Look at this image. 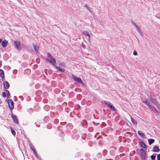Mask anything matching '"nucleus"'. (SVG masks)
Wrapping results in <instances>:
<instances>
[{
    "instance_id": "obj_38",
    "label": "nucleus",
    "mask_w": 160,
    "mask_h": 160,
    "mask_svg": "<svg viewBox=\"0 0 160 160\" xmlns=\"http://www.w3.org/2000/svg\"><path fill=\"white\" fill-rule=\"evenodd\" d=\"M158 108H159V106H158Z\"/></svg>"
},
{
    "instance_id": "obj_34",
    "label": "nucleus",
    "mask_w": 160,
    "mask_h": 160,
    "mask_svg": "<svg viewBox=\"0 0 160 160\" xmlns=\"http://www.w3.org/2000/svg\"><path fill=\"white\" fill-rule=\"evenodd\" d=\"M135 27L136 28H137V27H138V26L136 25V24H135L134 25Z\"/></svg>"
},
{
    "instance_id": "obj_18",
    "label": "nucleus",
    "mask_w": 160,
    "mask_h": 160,
    "mask_svg": "<svg viewBox=\"0 0 160 160\" xmlns=\"http://www.w3.org/2000/svg\"><path fill=\"white\" fill-rule=\"evenodd\" d=\"M84 7L89 10L91 13H92V11L90 10V8L87 4H85L84 6Z\"/></svg>"
},
{
    "instance_id": "obj_15",
    "label": "nucleus",
    "mask_w": 160,
    "mask_h": 160,
    "mask_svg": "<svg viewBox=\"0 0 160 160\" xmlns=\"http://www.w3.org/2000/svg\"><path fill=\"white\" fill-rule=\"evenodd\" d=\"M148 143L149 145L152 144L154 142V140L153 139L151 138L148 140Z\"/></svg>"
},
{
    "instance_id": "obj_23",
    "label": "nucleus",
    "mask_w": 160,
    "mask_h": 160,
    "mask_svg": "<svg viewBox=\"0 0 160 160\" xmlns=\"http://www.w3.org/2000/svg\"><path fill=\"white\" fill-rule=\"evenodd\" d=\"M104 102L105 103L107 106L108 107H109V106H110V105L111 104H112L109 102H106V101H104Z\"/></svg>"
},
{
    "instance_id": "obj_3",
    "label": "nucleus",
    "mask_w": 160,
    "mask_h": 160,
    "mask_svg": "<svg viewBox=\"0 0 160 160\" xmlns=\"http://www.w3.org/2000/svg\"><path fill=\"white\" fill-rule=\"evenodd\" d=\"M140 151V157H141L142 160H145L147 158L146 153L145 150L142 149H141Z\"/></svg>"
},
{
    "instance_id": "obj_13",
    "label": "nucleus",
    "mask_w": 160,
    "mask_h": 160,
    "mask_svg": "<svg viewBox=\"0 0 160 160\" xmlns=\"http://www.w3.org/2000/svg\"><path fill=\"white\" fill-rule=\"evenodd\" d=\"M139 144L140 146L143 148H145L147 147L146 145L143 142H140Z\"/></svg>"
},
{
    "instance_id": "obj_35",
    "label": "nucleus",
    "mask_w": 160,
    "mask_h": 160,
    "mask_svg": "<svg viewBox=\"0 0 160 160\" xmlns=\"http://www.w3.org/2000/svg\"><path fill=\"white\" fill-rule=\"evenodd\" d=\"M135 27L136 28H137V27H138V26L136 25V24H135L134 25Z\"/></svg>"
},
{
    "instance_id": "obj_21",
    "label": "nucleus",
    "mask_w": 160,
    "mask_h": 160,
    "mask_svg": "<svg viewBox=\"0 0 160 160\" xmlns=\"http://www.w3.org/2000/svg\"><path fill=\"white\" fill-rule=\"evenodd\" d=\"M109 107L112 110L114 111H116V109L114 108V106L112 105V104H111L110 106H109Z\"/></svg>"
},
{
    "instance_id": "obj_33",
    "label": "nucleus",
    "mask_w": 160,
    "mask_h": 160,
    "mask_svg": "<svg viewBox=\"0 0 160 160\" xmlns=\"http://www.w3.org/2000/svg\"><path fill=\"white\" fill-rule=\"evenodd\" d=\"M135 27L136 28H137V27H138V26L136 25V24H135L134 25Z\"/></svg>"
},
{
    "instance_id": "obj_14",
    "label": "nucleus",
    "mask_w": 160,
    "mask_h": 160,
    "mask_svg": "<svg viewBox=\"0 0 160 160\" xmlns=\"http://www.w3.org/2000/svg\"><path fill=\"white\" fill-rule=\"evenodd\" d=\"M0 76L2 78H3V80H4V75L3 71L2 70L0 69Z\"/></svg>"
},
{
    "instance_id": "obj_30",
    "label": "nucleus",
    "mask_w": 160,
    "mask_h": 160,
    "mask_svg": "<svg viewBox=\"0 0 160 160\" xmlns=\"http://www.w3.org/2000/svg\"><path fill=\"white\" fill-rule=\"evenodd\" d=\"M32 150L33 151V152L35 153V155L36 156V153L34 150L32 148Z\"/></svg>"
},
{
    "instance_id": "obj_2",
    "label": "nucleus",
    "mask_w": 160,
    "mask_h": 160,
    "mask_svg": "<svg viewBox=\"0 0 160 160\" xmlns=\"http://www.w3.org/2000/svg\"><path fill=\"white\" fill-rule=\"evenodd\" d=\"M59 65L60 67L55 66V68L61 72H64L65 71L64 68H65V63L64 62H61L59 64Z\"/></svg>"
},
{
    "instance_id": "obj_5",
    "label": "nucleus",
    "mask_w": 160,
    "mask_h": 160,
    "mask_svg": "<svg viewBox=\"0 0 160 160\" xmlns=\"http://www.w3.org/2000/svg\"><path fill=\"white\" fill-rule=\"evenodd\" d=\"M14 46L18 51L20 50L21 49L20 43L18 41H14Z\"/></svg>"
},
{
    "instance_id": "obj_11",
    "label": "nucleus",
    "mask_w": 160,
    "mask_h": 160,
    "mask_svg": "<svg viewBox=\"0 0 160 160\" xmlns=\"http://www.w3.org/2000/svg\"><path fill=\"white\" fill-rule=\"evenodd\" d=\"M8 44V42L6 40H3L2 43V45L3 48H5L6 47Z\"/></svg>"
},
{
    "instance_id": "obj_28",
    "label": "nucleus",
    "mask_w": 160,
    "mask_h": 160,
    "mask_svg": "<svg viewBox=\"0 0 160 160\" xmlns=\"http://www.w3.org/2000/svg\"><path fill=\"white\" fill-rule=\"evenodd\" d=\"M82 47L84 49H85L86 48V46L83 43V42H82Z\"/></svg>"
},
{
    "instance_id": "obj_16",
    "label": "nucleus",
    "mask_w": 160,
    "mask_h": 160,
    "mask_svg": "<svg viewBox=\"0 0 160 160\" xmlns=\"http://www.w3.org/2000/svg\"><path fill=\"white\" fill-rule=\"evenodd\" d=\"M33 48L36 52H38V46L34 44L33 45Z\"/></svg>"
},
{
    "instance_id": "obj_31",
    "label": "nucleus",
    "mask_w": 160,
    "mask_h": 160,
    "mask_svg": "<svg viewBox=\"0 0 160 160\" xmlns=\"http://www.w3.org/2000/svg\"><path fill=\"white\" fill-rule=\"evenodd\" d=\"M2 62L1 61H0V67L2 66Z\"/></svg>"
},
{
    "instance_id": "obj_8",
    "label": "nucleus",
    "mask_w": 160,
    "mask_h": 160,
    "mask_svg": "<svg viewBox=\"0 0 160 160\" xmlns=\"http://www.w3.org/2000/svg\"><path fill=\"white\" fill-rule=\"evenodd\" d=\"M82 33L84 35L88 36V40L90 42V36L88 32L86 31H84Z\"/></svg>"
},
{
    "instance_id": "obj_32",
    "label": "nucleus",
    "mask_w": 160,
    "mask_h": 160,
    "mask_svg": "<svg viewBox=\"0 0 160 160\" xmlns=\"http://www.w3.org/2000/svg\"><path fill=\"white\" fill-rule=\"evenodd\" d=\"M132 24H133V25H134L135 24V23L134 22H132Z\"/></svg>"
},
{
    "instance_id": "obj_1",
    "label": "nucleus",
    "mask_w": 160,
    "mask_h": 160,
    "mask_svg": "<svg viewBox=\"0 0 160 160\" xmlns=\"http://www.w3.org/2000/svg\"><path fill=\"white\" fill-rule=\"evenodd\" d=\"M46 60L54 66L56 63L55 59L49 53H48L47 54V58Z\"/></svg>"
},
{
    "instance_id": "obj_7",
    "label": "nucleus",
    "mask_w": 160,
    "mask_h": 160,
    "mask_svg": "<svg viewBox=\"0 0 160 160\" xmlns=\"http://www.w3.org/2000/svg\"><path fill=\"white\" fill-rule=\"evenodd\" d=\"M72 77L75 81L78 82L80 83H82V81L80 78L77 77L73 75H72Z\"/></svg>"
},
{
    "instance_id": "obj_26",
    "label": "nucleus",
    "mask_w": 160,
    "mask_h": 160,
    "mask_svg": "<svg viewBox=\"0 0 160 160\" xmlns=\"http://www.w3.org/2000/svg\"><path fill=\"white\" fill-rule=\"evenodd\" d=\"M2 96L4 98L6 97V92H3L2 93Z\"/></svg>"
},
{
    "instance_id": "obj_6",
    "label": "nucleus",
    "mask_w": 160,
    "mask_h": 160,
    "mask_svg": "<svg viewBox=\"0 0 160 160\" xmlns=\"http://www.w3.org/2000/svg\"><path fill=\"white\" fill-rule=\"evenodd\" d=\"M8 105L9 108L12 110L14 108L13 102L11 99H9L8 101Z\"/></svg>"
},
{
    "instance_id": "obj_29",
    "label": "nucleus",
    "mask_w": 160,
    "mask_h": 160,
    "mask_svg": "<svg viewBox=\"0 0 160 160\" xmlns=\"http://www.w3.org/2000/svg\"><path fill=\"white\" fill-rule=\"evenodd\" d=\"M157 159L158 160H160V154L157 155Z\"/></svg>"
},
{
    "instance_id": "obj_27",
    "label": "nucleus",
    "mask_w": 160,
    "mask_h": 160,
    "mask_svg": "<svg viewBox=\"0 0 160 160\" xmlns=\"http://www.w3.org/2000/svg\"><path fill=\"white\" fill-rule=\"evenodd\" d=\"M133 54L135 56H137L138 55V53L135 50L133 53Z\"/></svg>"
},
{
    "instance_id": "obj_25",
    "label": "nucleus",
    "mask_w": 160,
    "mask_h": 160,
    "mask_svg": "<svg viewBox=\"0 0 160 160\" xmlns=\"http://www.w3.org/2000/svg\"><path fill=\"white\" fill-rule=\"evenodd\" d=\"M11 132L12 133V134L13 135L15 136L16 134V132H15V131L14 130H13V129H11Z\"/></svg>"
},
{
    "instance_id": "obj_24",
    "label": "nucleus",
    "mask_w": 160,
    "mask_h": 160,
    "mask_svg": "<svg viewBox=\"0 0 160 160\" xmlns=\"http://www.w3.org/2000/svg\"><path fill=\"white\" fill-rule=\"evenodd\" d=\"M151 158L152 160H154L156 158V156L154 155H152L151 156Z\"/></svg>"
},
{
    "instance_id": "obj_10",
    "label": "nucleus",
    "mask_w": 160,
    "mask_h": 160,
    "mask_svg": "<svg viewBox=\"0 0 160 160\" xmlns=\"http://www.w3.org/2000/svg\"><path fill=\"white\" fill-rule=\"evenodd\" d=\"M12 118H13V120L14 121V122L16 124H18V119H17V117L16 115H13V114L12 115Z\"/></svg>"
},
{
    "instance_id": "obj_4",
    "label": "nucleus",
    "mask_w": 160,
    "mask_h": 160,
    "mask_svg": "<svg viewBox=\"0 0 160 160\" xmlns=\"http://www.w3.org/2000/svg\"><path fill=\"white\" fill-rule=\"evenodd\" d=\"M144 103L146 104L149 108L152 109L154 112H157V111L156 109V108L150 105V102L148 101L147 100H146V101L143 102Z\"/></svg>"
},
{
    "instance_id": "obj_20",
    "label": "nucleus",
    "mask_w": 160,
    "mask_h": 160,
    "mask_svg": "<svg viewBox=\"0 0 160 160\" xmlns=\"http://www.w3.org/2000/svg\"><path fill=\"white\" fill-rule=\"evenodd\" d=\"M138 133L139 135L141 136L142 138L144 137L145 136L144 134L143 133H142L141 131H138Z\"/></svg>"
},
{
    "instance_id": "obj_12",
    "label": "nucleus",
    "mask_w": 160,
    "mask_h": 160,
    "mask_svg": "<svg viewBox=\"0 0 160 160\" xmlns=\"http://www.w3.org/2000/svg\"><path fill=\"white\" fill-rule=\"evenodd\" d=\"M153 152H158L159 151V149L157 146H155L153 148Z\"/></svg>"
},
{
    "instance_id": "obj_39",
    "label": "nucleus",
    "mask_w": 160,
    "mask_h": 160,
    "mask_svg": "<svg viewBox=\"0 0 160 160\" xmlns=\"http://www.w3.org/2000/svg\"><path fill=\"white\" fill-rule=\"evenodd\" d=\"M27 70L29 71V69H27Z\"/></svg>"
},
{
    "instance_id": "obj_22",
    "label": "nucleus",
    "mask_w": 160,
    "mask_h": 160,
    "mask_svg": "<svg viewBox=\"0 0 160 160\" xmlns=\"http://www.w3.org/2000/svg\"><path fill=\"white\" fill-rule=\"evenodd\" d=\"M131 121L134 124L136 125L137 124V122L136 120H135L132 118H131Z\"/></svg>"
},
{
    "instance_id": "obj_17",
    "label": "nucleus",
    "mask_w": 160,
    "mask_h": 160,
    "mask_svg": "<svg viewBox=\"0 0 160 160\" xmlns=\"http://www.w3.org/2000/svg\"><path fill=\"white\" fill-rule=\"evenodd\" d=\"M136 29L138 31V33L141 36H142V32L140 28L138 26V27H137V28H136Z\"/></svg>"
},
{
    "instance_id": "obj_9",
    "label": "nucleus",
    "mask_w": 160,
    "mask_h": 160,
    "mask_svg": "<svg viewBox=\"0 0 160 160\" xmlns=\"http://www.w3.org/2000/svg\"><path fill=\"white\" fill-rule=\"evenodd\" d=\"M3 85L4 88L6 89H8L9 87V85L7 81H5L3 82Z\"/></svg>"
},
{
    "instance_id": "obj_37",
    "label": "nucleus",
    "mask_w": 160,
    "mask_h": 160,
    "mask_svg": "<svg viewBox=\"0 0 160 160\" xmlns=\"http://www.w3.org/2000/svg\"><path fill=\"white\" fill-rule=\"evenodd\" d=\"M2 42V39H0V43L1 42Z\"/></svg>"
},
{
    "instance_id": "obj_19",
    "label": "nucleus",
    "mask_w": 160,
    "mask_h": 160,
    "mask_svg": "<svg viewBox=\"0 0 160 160\" xmlns=\"http://www.w3.org/2000/svg\"><path fill=\"white\" fill-rule=\"evenodd\" d=\"M6 93L7 94V98H10V94L9 91L8 90H6Z\"/></svg>"
},
{
    "instance_id": "obj_36",
    "label": "nucleus",
    "mask_w": 160,
    "mask_h": 160,
    "mask_svg": "<svg viewBox=\"0 0 160 160\" xmlns=\"http://www.w3.org/2000/svg\"><path fill=\"white\" fill-rule=\"evenodd\" d=\"M2 103V102L1 99H0V104H1Z\"/></svg>"
}]
</instances>
